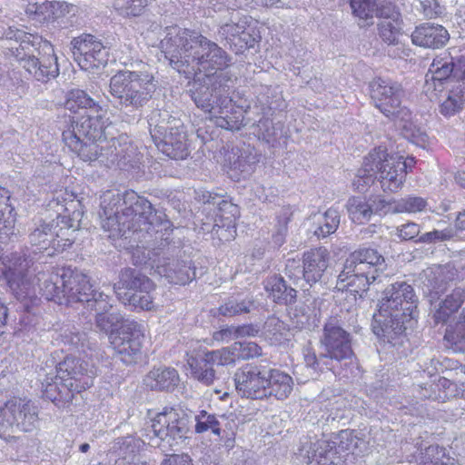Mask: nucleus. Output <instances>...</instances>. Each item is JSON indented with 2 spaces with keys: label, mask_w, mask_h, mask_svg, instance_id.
<instances>
[{
  "label": "nucleus",
  "mask_w": 465,
  "mask_h": 465,
  "mask_svg": "<svg viewBox=\"0 0 465 465\" xmlns=\"http://www.w3.org/2000/svg\"><path fill=\"white\" fill-rule=\"evenodd\" d=\"M160 48L170 65L179 73L214 76L231 64V57L216 43L198 32L177 25L166 27Z\"/></svg>",
  "instance_id": "1"
},
{
  "label": "nucleus",
  "mask_w": 465,
  "mask_h": 465,
  "mask_svg": "<svg viewBox=\"0 0 465 465\" xmlns=\"http://www.w3.org/2000/svg\"><path fill=\"white\" fill-rule=\"evenodd\" d=\"M102 227L110 238L124 236L129 232L148 234L168 231L171 222L165 214L153 208L152 203L134 191L120 193L106 191L101 196Z\"/></svg>",
  "instance_id": "2"
},
{
  "label": "nucleus",
  "mask_w": 465,
  "mask_h": 465,
  "mask_svg": "<svg viewBox=\"0 0 465 465\" xmlns=\"http://www.w3.org/2000/svg\"><path fill=\"white\" fill-rule=\"evenodd\" d=\"M190 93L196 106L208 113L217 126L233 131L243 125L242 110L233 104L216 76L204 75L195 80Z\"/></svg>",
  "instance_id": "3"
},
{
  "label": "nucleus",
  "mask_w": 465,
  "mask_h": 465,
  "mask_svg": "<svg viewBox=\"0 0 465 465\" xmlns=\"http://www.w3.org/2000/svg\"><path fill=\"white\" fill-rule=\"evenodd\" d=\"M407 170L408 163L403 156L389 154L385 149L378 147L364 157L353 185L357 190L364 191L377 179L384 192L396 193L405 183Z\"/></svg>",
  "instance_id": "4"
},
{
  "label": "nucleus",
  "mask_w": 465,
  "mask_h": 465,
  "mask_svg": "<svg viewBox=\"0 0 465 465\" xmlns=\"http://www.w3.org/2000/svg\"><path fill=\"white\" fill-rule=\"evenodd\" d=\"M384 257L373 248H361L351 252L343 263V269L338 275L336 288L350 289L357 293L365 292L375 282H381V274L386 271Z\"/></svg>",
  "instance_id": "5"
},
{
  "label": "nucleus",
  "mask_w": 465,
  "mask_h": 465,
  "mask_svg": "<svg viewBox=\"0 0 465 465\" xmlns=\"http://www.w3.org/2000/svg\"><path fill=\"white\" fill-rule=\"evenodd\" d=\"M320 344L322 351L319 355L311 346L302 350L304 363L314 373L333 371L337 363L353 356L351 335L335 319H331L324 324Z\"/></svg>",
  "instance_id": "6"
},
{
  "label": "nucleus",
  "mask_w": 465,
  "mask_h": 465,
  "mask_svg": "<svg viewBox=\"0 0 465 465\" xmlns=\"http://www.w3.org/2000/svg\"><path fill=\"white\" fill-rule=\"evenodd\" d=\"M92 375L87 363L67 356L56 366V374L47 373L42 381L43 396L53 402L69 401L74 392H80L92 385Z\"/></svg>",
  "instance_id": "7"
},
{
  "label": "nucleus",
  "mask_w": 465,
  "mask_h": 465,
  "mask_svg": "<svg viewBox=\"0 0 465 465\" xmlns=\"http://www.w3.org/2000/svg\"><path fill=\"white\" fill-rule=\"evenodd\" d=\"M109 88L121 108L138 111L153 98L157 81L148 72L121 70L111 77Z\"/></svg>",
  "instance_id": "8"
},
{
  "label": "nucleus",
  "mask_w": 465,
  "mask_h": 465,
  "mask_svg": "<svg viewBox=\"0 0 465 465\" xmlns=\"http://www.w3.org/2000/svg\"><path fill=\"white\" fill-rule=\"evenodd\" d=\"M123 321L120 313L108 312L95 316V326L101 331L110 332V342L123 362L133 363L140 354L144 340V327L134 321H125L120 329H114Z\"/></svg>",
  "instance_id": "9"
},
{
  "label": "nucleus",
  "mask_w": 465,
  "mask_h": 465,
  "mask_svg": "<svg viewBox=\"0 0 465 465\" xmlns=\"http://www.w3.org/2000/svg\"><path fill=\"white\" fill-rule=\"evenodd\" d=\"M37 280L40 282L39 292L46 300L59 304L86 298V293L82 291L89 288L88 276L70 267L40 273Z\"/></svg>",
  "instance_id": "10"
},
{
  "label": "nucleus",
  "mask_w": 465,
  "mask_h": 465,
  "mask_svg": "<svg viewBox=\"0 0 465 465\" xmlns=\"http://www.w3.org/2000/svg\"><path fill=\"white\" fill-rule=\"evenodd\" d=\"M4 265V277L12 294L16 300L25 302V307L28 308L27 301L33 302L36 299L35 285V270H32L34 258L27 251H17L5 253L1 256Z\"/></svg>",
  "instance_id": "11"
},
{
  "label": "nucleus",
  "mask_w": 465,
  "mask_h": 465,
  "mask_svg": "<svg viewBox=\"0 0 465 465\" xmlns=\"http://www.w3.org/2000/svg\"><path fill=\"white\" fill-rule=\"evenodd\" d=\"M114 289L119 300L124 304L146 311L154 308L152 295V292L154 291V283L136 269H123Z\"/></svg>",
  "instance_id": "12"
},
{
  "label": "nucleus",
  "mask_w": 465,
  "mask_h": 465,
  "mask_svg": "<svg viewBox=\"0 0 465 465\" xmlns=\"http://www.w3.org/2000/svg\"><path fill=\"white\" fill-rule=\"evenodd\" d=\"M160 122L151 118V136L156 146L164 154L173 159H184L188 155L186 134L179 119L169 116L167 112Z\"/></svg>",
  "instance_id": "13"
},
{
  "label": "nucleus",
  "mask_w": 465,
  "mask_h": 465,
  "mask_svg": "<svg viewBox=\"0 0 465 465\" xmlns=\"http://www.w3.org/2000/svg\"><path fill=\"white\" fill-rule=\"evenodd\" d=\"M76 228L74 220L69 216L58 215L51 223H44L35 228L29 235L30 242L38 251L47 250L49 247L55 251L64 250L73 244L74 239L71 235Z\"/></svg>",
  "instance_id": "14"
},
{
  "label": "nucleus",
  "mask_w": 465,
  "mask_h": 465,
  "mask_svg": "<svg viewBox=\"0 0 465 465\" xmlns=\"http://www.w3.org/2000/svg\"><path fill=\"white\" fill-rule=\"evenodd\" d=\"M190 427L189 416L175 408H164L152 420L151 425L153 435L170 447H175L187 439Z\"/></svg>",
  "instance_id": "15"
},
{
  "label": "nucleus",
  "mask_w": 465,
  "mask_h": 465,
  "mask_svg": "<svg viewBox=\"0 0 465 465\" xmlns=\"http://www.w3.org/2000/svg\"><path fill=\"white\" fill-rule=\"evenodd\" d=\"M371 98L385 116L401 117L410 115L406 107L401 106L404 90L401 84L383 78H375L370 83Z\"/></svg>",
  "instance_id": "16"
},
{
  "label": "nucleus",
  "mask_w": 465,
  "mask_h": 465,
  "mask_svg": "<svg viewBox=\"0 0 465 465\" xmlns=\"http://www.w3.org/2000/svg\"><path fill=\"white\" fill-rule=\"evenodd\" d=\"M417 302L412 286L405 282H397L385 290L380 304L381 313L414 320Z\"/></svg>",
  "instance_id": "17"
},
{
  "label": "nucleus",
  "mask_w": 465,
  "mask_h": 465,
  "mask_svg": "<svg viewBox=\"0 0 465 465\" xmlns=\"http://www.w3.org/2000/svg\"><path fill=\"white\" fill-rule=\"evenodd\" d=\"M330 252L325 247L313 248L303 253L302 268L295 261L288 260L287 277L297 283L304 280L309 285L318 282L329 266Z\"/></svg>",
  "instance_id": "18"
},
{
  "label": "nucleus",
  "mask_w": 465,
  "mask_h": 465,
  "mask_svg": "<svg viewBox=\"0 0 465 465\" xmlns=\"http://www.w3.org/2000/svg\"><path fill=\"white\" fill-rule=\"evenodd\" d=\"M268 372L269 367L261 363H247L237 369L233 381L238 394L252 400L265 399Z\"/></svg>",
  "instance_id": "19"
},
{
  "label": "nucleus",
  "mask_w": 465,
  "mask_h": 465,
  "mask_svg": "<svg viewBox=\"0 0 465 465\" xmlns=\"http://www.w3.org/2000/svg\"><path fill=\"white\" fill-rule=\"evenodd\" d=\"M72 49L75 61L84 70L106 64L107 53L103 44L92 35L74 38Z\"/></svg>",
  "instance_id": "20"
},
{
  "label": "nucleus",
  "mask_w": 465,
  "mask_h": 465,
  "mask_svg": "<svg viewBox=\"0 0 465 465\" xmlns=\"http://www.w3.org/2000/svg\"><path fill=\"white\" fill-rule=\"evenodd\" d=\"M10 430L15 427L20 431L31 432L37 428L38 407L30 400L13 398L5 402Z\"/></svg>",
  "instance_id": "21"
},
{
  "label": "nucleus",
  "mask_w": 465,
  "mask_h": 465,
  "mask_svg": "<svg viewBox=\"0 0 465 465\" xmlns=\"http://www.w3.org/2000/svg\"><path fill=\"white\" fill-rule=\"evenodd\" d=\"M102 109H97V113H86L79 117L73 118L71 127L63 133H71L75 138L80 140H96L103 142L107 139L108 128L105 121L101 114Z\"/></svg>",
  "instance_id": "22"
},
{
  "label": "nucleus",
  "mask_w": 465,
  "mask_h": 465,
  "mask_svg": "<svg viewBox=\"0 0 465 465\" xmlns=\"http://www.w3.org/2000/svg\"><path fill=\"white\" fill-rule=\"evenodd\" d=\"M155 272L167 280L169 283L184 285L195 277V272L190 260L163 257L158 261Z\"/></svg>",
  "instance_id": "23"
},
{
  "label": "nucleus",
  "mask_w": 465,
  "mask_h": 465,
  "mask_svg": "<svg viewBox=\"0 0 465 465\" xmlns=\"http://www.w3.org/2000/svg\"><path fill=\"white\" fill-rule=\"evenodd\" d=\"M447 82H459L455 80V59L444 53L435 57L426 74V92L437 91L438 88L447 85Z\"/></svg>",
  "instance_id": "24"
},
{
  "label": "nucleus",
  "mask_w": 465,
  "mask_h": 465,
  "mask_svg": "<svg viewBox=\"0 0 465 465\" xmlns=\"http://www.w3.org/2000/svg\"><path fill=\"white\" fill-rule=\"evenodd\" d=\"M411 321L413 320L403 317L381 315L379 309V312L373 316L372 330L379 338L395 346L403 336L407 329L406 324Z\"/></svg>",
  "instance_id": "25"
},
{
  "label": "nucleus",
  "mask_w": 465,
  "mask_h": 465,
  "mask_svg": "<svg viewBox=\"0 0 465 465\" xmlns=\"http://www.w3.org/2000/svg\"><path fill=\"white\" fill-rule=\"evenodd\" d=\"M440 93V112L445 116L459 113L465 104V83L447 82V85L438 88Z\"/></svg>",
  "instance_id": "26"
},
{
  "label": "nucleus",
  "mask_w": 465,
  "mask_h": 465,
  "mask_svg": "<svg viewBox=\"0 0 465 465\" xmlns=\"http://www.w3.org/2000/svg\"><path fill=\"white\" fill-rule=\"evenodd\" d=\"M449 39V33L442 25L429 23L417 26L411 34L412 43L425 48H440Z\"/></svg>",
  "instance_id": "27"
},
{
  "label": "nucleus",
  "mask_w": 465,
  "mask_h": 465,
  "mask_svg": "<svg viewBox=\"0 0 465 465\" xmlns=\"http://www.w3.org/2000/svg\"><path fill=\"white\" fill-rule=\"evenodd\" d=\"M308 465H344V456L330 440H320L308 456Z\"/></svg>",
  "instance_id": "28"
},
{
  "label": "nucleus",
  "mask_w": 465,
  "mask_h": 465,
  "mask_svg": "<svg viewBox=\"0 0 465 465\" xmlns=\"http://www.w3.org/2000/svg\"><path fill=\"white\" fill-rule=\"evenodd\" d=\"M179 375L175 369L161 366L153 368L143 379L146 387L155 391H169L177 386Z\"/></svg>",
  "instance_id": "29"
},
{
  "label": "nucleus",
  "mask_w": 465,
  "mask_h": 465,
  "mask_svg": "<svg viewBox=\"0 0 465 465\" xmlns=\"http://www.w3.org/2000/svg\"><path fill=\"white\" fill-rule=\"evenodd\" d=\"M235 20L237 18L232 17L230 23L221 25L219 34L235 45L237 51L242 52L244 49L253 47L254 39L250 33L246 32L244 24Z\"/></svg>",
  "instance_id": "30"
},
{
  "label": "nucleus",
  "mask_w": 465,
  "mask_h": 465,
  "mask_svg": "<svg viewBox=\"0 0 465 465\" xmlns=\"http://www.w3.org/2000/svg\"><path fill=\"white\" fill-rule=\"evenodd\" d=\"M264 289L272 301L279 304H292L296 302L297 291L287 285L286 281L278 275L268 277Z\"/></svg>",
  "instance_id": "31"
},
{
  "label": "nucleus",
  "mask_w": 465,
  "mask_h": 465,
  "mask_svg": "<svg viewBox=\"0 0 465 465\" xmlns=\"http://www.w3.org/2000/svg\"><path fill=\"white\" fill-rule=\"evenodd\" d=\"M266 384V398L275 397L277 400L287 399L292 391V378L276 369H270Z\"/></svg>",
  "instance_id": "32"
},
{
  "label": "nucleus",
  "mask_w": 465,
  "mask_h": 465,
  "mask_svg": "<svg viewBox=\"0 0 465 465\" xmlns=\"http://www.w3.org/2000/svg\"><path fill=\"white\" fill-rule=\"evenodd\" d=\"M71 133H63V140L71 151L84 162H97L100 148V141L80 140L73 136Z\"/></svg>",
  "instance_id": "33"
},
{
  "label": "nucleus",
  "mask_w": 465,
  "mask_h": 465,
  "mask_svg": "<svg viewBox=\"0 0 465 465\" xmlns=\"http://www.w3.org/2000/svg\"><path fill=\"white\" fill-rule=\"evenodd\" d=\"M465 300V291L462 288H456L440 301L436 309L433 318L436 323L446 322L449 318L456 312Z\"/></svg>",
  "instance_id": "34"
},
{
  "label": "nucleus",
  "mask_w": 465,
  "mask_h": 465,
  "mask_svg": "<svg viewBox=\"0 0 465 465\" xmlns=\"http://www.w3.org/2000/svg\"><path fill=\"white\" fill-rule=\"evenodd\" d=\"M88 289L83 290L84 296L83 300H75L74 302H86V307L90 311L94 312V316L101 315L103 313H106L111 312L113 309V305L111 303V299L108 295L104 294L101 292H96L93 289V284L90 282V278L88 277Z\"/></svg>",
  "instance_id": "35"
},
{
  "label": "nucleus",
  "mask_w": 465,
  "mask_h": 465,
  "mask_svg": "<svg viewBox=\"0 0 465 465\" xmlns=\"http://www.w3.org/2000/svg\"><path fill=\"white\" fill-rule=\"evenodd\" d=\"M64 106L74 113L83 110L84 114L97 113L99 109L94 100L84 91L79 89L72 90L67 94Z\"/></svg>",
  "instance_id": "36"
},
{
  "label": "nucleus",
  "mask_w": 465,
  "mask_h": 465,
  "mask_svg": "<svg viewBox=\"0 0 465 465\" xmlns=\"http://www.w3.org/2000/svg\"><path fill=\"white\" fill-rule=\"evenodd\" d=\"M313 219L317 221L313 232L319 238H324L335 232L340 224V214L333 208L328 209L324 213L314 215Z\"/></svg>",
  "instance_id": "37"
},
{
  "label": "nucleus",
  "mask_w": 465,
  "mask_h": 465,
  "mask_svg": "<svg viewBox=\"0 0 465 465\" xmlns=\"http://www.w3.org/2000/svg\"><path fill=\"white\" fill-rule=\"evenodd\" d=\"M444 339L455 347V350H465V309L457 317L456 321L448 325Z\"/></svg>",
  "instance_id": "38"
},
{
  "label": "nucleus",
  "mask_w": 465,
  "mask_h": 465,
  "mask_svg": "<svg viewBox=\"0 0 465 465\" xmlns=\"http://www.w3.org/2000/svg\"><path fill=\"white\" fill-rule=\"evenodd\" d=\"M429 203L427 199L421 196L407 195L395 200L391 206V213H416L427 211Z\"/></svg>",
  "instance_id": "39"
},
{
  "label": "nucleus",
  "mask_w": 465,
  "mask_h": 465,
  "mask_svg": "<svg viewBox=\"0 0 465 465\" xmlns=\"http://www.w3.org/2000/svg\"><path fill=\"white\" fill-rule=\"evenodd\" d=\"M346 208L351 221L357 223L368 222L373 213L372 206L361 197L350 198Z\"/></svg>",
  "instance_id": "40"
},
{
  "label": "nucleus",
  "mask_w": 465,
  "mask_h": 465,
  "mask_svg": "<svg viewBox=\"0 0 465 465\" xmlns=\"http://www.w3.org/2000/svg\"><path fill=\"white\" fill-rule=\"evenodd\" d=\"M253 306L254 301L252 297H230L219 307V312L225 317H232L249 312Z\"/></svg>",
  "instance_id": "41"
},
{
  "label": "nucleus",
  "mask_w": 465,
  "mask_h": 465,
  "mask_svg": "<svg viewBox=\"0 0 465 465\" xmlns=\"http://www.w3.org/2000/svg\"><path fill=\"white\" fill-rule=\"evenodd\" d=\"M226 160L229 163L230 169L243 174L251 173L252 165L256 162L254 156L247 154L245 151H242L239 148H232L228 153Z\"/></svg>",
  "instance_id": "42"
},
{
  "label": "nucleus",
  "mask_w": 465,
  "mask_h": 465,
  "mask_svg": "<svg viewBox=\"0 0 465 465\" xmlns=\"http://www.w3.org/2000/svg\"><path fill=\"white\" fill-rule=\"evenodd\" d=\"M201 362L205 367L235 365L231 346L204 352L201 357Z\"/></svg>",
  "instance_id": "43"
},
{
  "label": "nucleus",
  "mask_w": 465,
  "mask_h": 465,
  "mask_svg": "<svg viewBox=\"0 0 465 465\" xmlns=\"http://www.w3.org/2000/svg\"><path fill=\"white\" fill-rule=\"evenodd\" d=\"M194 430L196 433H204L212 431L215 435L221 434V421L214 413H210L204 410L195 415Z\"/></svg>",
  "instance_id": "44"
},
{
  "label": "nucleus",
  "mask_w": 465,
  "mask_h": 465,
  "mask_svg": "<svg viewBox=\"0 0 465 465\" xmlns=\"http://www.w3.org/2000/svg\"><path fill=\"white\" fill-rule=\"evenodd\" d=\"M234 361H248L262 355V348L253 341H235L231 345Z\"/></svg>",
  "instance_id": "45"
},
{
  "label": "nucleus",
  "mask_w": 465,
  "mask_h": 465,
  "mask_svg": "<svg viewBox=\"0 0 465 465\" xmlns=\"http://www.w3.org/2000/svg\"><path fill=\"white\" fill-rule=\"evenodd\" d=\"M59 74L57 58L54 53L43 55L42 66L39 71L35 72L36 81L46 83L50 79L55 78Z\"/></svg>",
  "instance_id": "46"
},
{
  "label": "nucleus",
  "mask_w": 465,
  "mask_h": 465,
  "mask_svg": "<svg viewBox=\"0 0 465 465\" xmlns=\"http://www.w3.org/2000/svg\"><path fill=\"white\" fill-rule=\"evenodd\" d=\"M117 141L115 138L103 140L100 143L98 163L106 167H112L116 164L118 159V153L114 152L117 149Z\"/></svg>",
  "instance_id": "47"
},
{
  "label": "nucleus",
  "mask_w": 465,
  "mask_h": 465,
  "mask_svg": "<svg viewBox=\"0 0 465 465\" xmlns=\"http://www.w3.org/2000/svg\"><path fill=\"white\" fill-rule=\"evenodd\" d=\"M401 134L405 139L421 148H425L428 144L427 134L411 122H404L401 125Z\"/></svg>",
  "instance_id": "48"
},
{
  "label": "nucleus",
  "mask_w": 465,
  "mask_h": 465,
  "mask_svg": "<svg viewBox=\"0 0 465 465\" xmlns=\"http://www.w3.org/2000/svg\"><path fill=\"white\" fill-rule=\"evenodd\" d=\"M188 363L195 379L204 385H211L213 383L215 379V371L213 370V367L211 365L205 367L203 363L201 362V358H192L188 361Z\"/></svg>",
  "instance_id": "49"
},
{
  "label": "nucleus",
  "mask_w": 465,
  "mask_h": 465,
  "mask_svg": "<svg viewBox=\"0 0 465 465\" xmlns=\"http://www.w3.org/2000/svg\"><path fill=\"white\" fill-rule=\"evenodd\" d=\"M401 30V20H382L379 24V35L389 45H395Z\"/></svg>",
  "instance_id": "50"
},
{
  "label": "nucleus",
  "mask_w": 465,
  "mask_h": 465,
  "mask_svg": "<svg viewBox=\"0 0 465 465\" xmlns=\"http://www.w3.org/2000/svg\"><path fill=\"white\" fill-rule=\"evenodd\" d=\"M292 213L289 207H282L276 214L277 223L275 224L276 231L273 233V241L275 244L282 245L284 242V237L287 232V225L291 221Z\"/></svg>",
  "instance_id": "51"
},
{
  "label": "nucleus",
  "mask_w": 465,
  "mask_h": 465,
  "mask_svg": "<svg viewBox=\"0 0 465 465\" xmlns=\"http://www.w3.org/2000/svg\"><path fill=\"white\" fill-rule=\"evenodd\" d=\"M456 236V229L449 226L442 230L435 229L431 232L421 234L419 239L416 240L417 242L422 243H432L436 242H443L448 241Z\"/></svg>",
  "instance_id": "52"
},
{
  "label": "nucleus",
  "mask_w": 465,
  "mask_h": 465,
  "mask_svg": "<svg viewBox=\"0 0 465 465\" xmlns=\"http://www.w3.org/2000/svg\"><path fill=\"white\" fill-rule=\"evenodd\" d=\"M148 3L149 0H115L114 5L124 15L137 16Z\"/></svg>",
  "instance_id": "53"
},
{
  "label": "nucleus",
  "mask_w": 465,
  "mask_h": 465,
  "mask_svg": "<svg viewBox=\"0 0 465 465\" xmlns=\"http://www.w3.org/2000/svg\"><path fill=\"white\" fill-rule=\"evenodd\" d=\"M335 445V448L340 453L351 450L357 445V438L353 430H342L334 438V440H330Z\"/></svg>",
  "instance_id": "54"
},
{
  "label": "nucleus",
  "mask_w": 465,
  "mask_h": 465,
  "mask_svg": "<svg viewBox=\"0 0 465 465\" xmlns=\"http://www.w3.org/2000/svg\"><path fill=\"white\" fill-rule=\"evenodd\" d=\"M353 14L361 19H369L374 15L375 0H352L350 2Z\"/></svg>",
  "instance_id": "55"
},
{
  "label": "nucleus",
  "mask_w": 465,
  "mask_h": 465,
  "mask_svg": "<svg viewBox=\"0 0 465 465\" xmlns=\"http://www.w3.org/2000/svg\"><path fill=\"white\" fill-rule=\"evenodd\" d=\"M257 99L262 105H266L270 109L281 107L282 96L277 92L276 88H272V86L262 87Z\"/></svg>",
  "instance_id": "56"
},
{
  "label": "nucleus",
  "mask_w": 465,
  "mask_h": 465,
  "mask_svg": "<svg viewBox=\"0 0 465 465\" xmlns=\"http://www.w3.org/2000/svg\"><path fill=\"white\" fill-rule=\"evenodd\" d=\"M219 213L217 216L223 218L227 221L223 223L222 227L228 226L233 227L234 219L239 215V210L237 205L232 203L231 202L222 200L217 203Z\"/></svg>",
  "instance_id": "57"
},
{
  "label": "nucleus",
  "mask_w": 465,
  "mask_h": 465,
  "mask_svg": "<svg viewBox=\"0 0 465 465\" xmlns=\"http://www.w3.org/2000/svg\"><path fill=\"white\" fill-rule=\"evenodd\" d=\"M43 55L35 57V55L23 56L19 58L21 67H23L35 79V72L39 71L42 66Z\"/></svg>",
  "instance_id": "58"
},
{
  "label": "nucleus",
  "mask_w": 465,
  "mask_h": 465,
  "mask_svg": "<svg viewBox=\"0 0 465 465\" xmlns=\"http://www.w3.org/2000/svg\"><path fill=\"white\" fill-rule=\"evenodd\" d=\"M374 15L382 20L397 21L401 20V14L391 4L382 5L380 7L376 5Z\"/></svg>",
  "instance_id": "59"
},
{
  "label": "nucleus",
  "mask_w": 465,
  "mask_h": 465,
  "mask_svg": "<svg viewBox=\"0 0 465 465\" xmlns=\"http://www.w3.org/2000/svg\"><path fill=\"white\" fill-rule=\"evenodd\" d=\"M420 225L415 223H408L398 228V236L404 241L414 240L420 234Z\"/></svg>",
  "instance_id": "60"
},
{
  "label": "nucleus",
  "mask_w": 465,
  "mask_h": 465,
  "mask_svg": "<svg viewBox=\"0 0 465 465\" xmlns=\"http://www.w3.org/2000/svg\"><path fill=\"white\" fill-rule=\"evenodd\" d=\"M444 450L436 445H430L425 449L424 457L421 458V461L427 463L429 460L434 465H438L440 461V457L443 456Z\"/></svg>",
  "instance_id": "61"
},
{
  "label": "nucleus",
  "mask_w": 465,
  "mask_h": 465,
  "mask_svg": "<svg viewBox=\"0 0 465 465\" xmlns=\"http://www.w3.org/2000/svg\"><path fill=\"white\" fill-rule=\"evenodd\" d=\"M425 277L428 281V290L431 294H438L443 291V288H441L442 280H439L441 275H436L432 271H430V273L426 272Z\"/></svg>",
  "instance_id": "62"
},
{
  "label": "nucleus",
  "mask_w": 465,
  "mask_h": 465,
  "mask_svg": "<svg viewBox=\"0 0 465 465\" xmlns=\"http://www.w3.org/2000/svg\"><path fill=\"white\" fill-rule=\"evenodd\" d=\"M213 339L217 341L228 342L231 340L236 339L235 326H227L213 333Z\"/></svg>",
  "instance_id": "63"
},
{
  "label": "nucleus",
  "mask_w": 465,
  "mask_h": 465,
  "mask_svg": "<svg viewBox=\"0 0 465 465\" xmlns=\"http://www.w3.org/2000/svg\"><path fill=\"white\" fill-rule=\"evenodd\" d=\"M162 465H193L186 454H172L163 460Z\"/></svg>",
  "instance_id": "64"
}]
</instances>
